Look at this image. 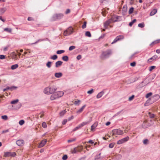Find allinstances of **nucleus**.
<instances>
[{
	"label": "nucleus",
	"instance_id": "1",
	"mask_svg": "<svg viewBox=\"0 0 160 160\" xmlns=\"http://www.w3.org/2000/svg\"><path fill=\"white\" fill-rule=\"evenodd\" d=\"M57 90V88L55 86H50L45 88L44 90V93L47 95L52 94Z\"/></svg>",
	"mask_w": 160,
	"mask_h": 160
},
{
	"label": "nucleus",
	"instance_id": "2",
	"mask_svg": "<svg viewBox=\"0 0 160 160\" xmlns=\"http://www.w3.org/2000/svg\"><path fill=\"white\" fill-rule=\"evenodd\" d=\"M63 94L64 92L62 91L56 92L51 95L50 99L51 100H53L62 97Z\"/></svg>",
	"mask_w": 160,
	"mask_h": 160
},
{
	"label": "nucleus",
	"instance_id": "3",
	"mask_svg": "<svg viewBox=\"0 0 160 160\" xmlns=\"http://www.w3.org/2000/svg\"><path fill=\"white\" fill-rule=\"evenodd\" d=\"M112 54V51L111 50H108L106 51L102 52L100 56V58L102 60L108 58Z\"/></svg>",
	"mask_w": 160,
	"mask_h": 160
},
{
	"label": "nucleus",
	"instance_id": "4",
	"mask_svg": "<svg viewBox=\"0 0 160 160\" xmlns=\"http://www.w3.org/2000/svg\"><path fill=\"white\" fill-rule=\"evenodd\" d=\"M63 17V14L62 13L55 14L53 15L51 19L52 21H55L57 19H59Z\"/></svg>",
	"mask_w": 160,
	"mask_h": 160
},
{
	"label": "nucleus",
	"instance_id": "5",
	"mask_svg": "<svg viewBox=\"0 0 160 160\" xmlns=\"http://www.w3.org/2000/svg\"><path fill=\"white\" fill-rule=\"evenodd\" d=\"M73 32V29L72 27H69L64 32V36H67L71 34Z\"/></svg>",
	"mask_w": 160,
	"mask_h": 160
},
{
	"label": "nucleus",
	"instance_id": "6",
	"mask_svg": "<svg viewBox=\"0 0 160 160\" xmlns=\"http://www.w3.org/2000/svg\"><path fill=\"white\" fill-rule=\"evenodd\" d=\"M112 132L113 133V135L115 134L121 135L123 134L122 131L118 129H114L112 131Z\"/></svg>",
	"mask_w": 160,
	"mask_h": 160
},
{
	"label": "nucleus",
	"instance_id": "7",
	"mask_svg": "<svg viewBox=\"0 0 160 160\" xmlns=\"http://www.w3.org/2000/svg\"><path fill=\"white\" fill-rule=\"evenodd\" d=\"M129 139V137L128 136H127L125 138H122L119 140H118L117 142V144H121L124 143L127 141Z\"/></svg>",
	"mask_w": 160,
	"mask_h": 160
},
{
	"label": "nucleus",
	"instance_id": "8",
	"mask_svg": "<svg viewBox=\"0 0 160 160\" xmlns=\"http://www.w3.org/2000/svg\"><path fill=\"white\" fill-rule=\"evenodd\" d=\"M124 38V37L123 35L118 36L116 37L113 41L112 42L111 44H113L117 42L118 41L123 39Z\"/></svg>",
	"mask_w": 160,
	"mask_h": 160
},
{
	"label": "nucleus",
	"instance_id": "9",
	"mask_svg": "<svg viewBox=\"0 0 160 160\" xmlns=\"http://www.w3.org/2000/svg\"><path fill=\"white\" fill-rule=\"evenodd\" d=\"M22 106V104L21 103H18L15 105H13L12 106L13 109L15 110L19 109Z\"/></svg>",
	"mask_w": 160,
	"mask_h": 160
},
{
	"label": "nucleus",
	"instance_id": "10",
	"mask_svg": "<svg viewBox=\"0 0 160 160\" xmlns=\"http://www.w3.org/2000/svg\"><path fill=\"white\" fill-rule=\"evenodd\" d=\"M82 149V147H80V148L78 147L75 148L73 150H72L71 152L72 153H76L78 152H80Z\"/></svg>",
	"mask_w": 160,
	"mask_h": 160
},
{
	"label": "nucleus",
	"instance_id": "11",
	"mask_svg": "<svg viewBox=\"0 0 160 160\" xmlns=\"http://www.w3.org/2000/svg\"><path fill=\"white\" fill-rule=\"evenodd\" d=\"M16 143L19 146H22L24 145V142L23 140L20 139L16 141Z\"/></svg>",
	"mask_w": 160,
	"mask_h": 160
},
{
	"label": "nucleus",
	"instance_id": "12",
	"mask_svg": "<svg viewBox=\"0 0 160 160\" xmlns=\"http://www.w3.org/2000/svg\"><path fill=\"white\" fill-rule=\"evenodd\" d=\"M111 21V20L109 19L104 23V27L105 29L108 28V26L110 24V23H112Z\"/></svg>",
	"mask_w": 160,
	"mask_h": 160
},
{
	"label": "nucleus",
	"instance_id": "13",
	"mask_svg": "<svg viewBox=\"0 0 160 160\" xmlns=\"http://www.w3.org/2000/svg\"><path fill=\"white\" fill-rule=\"evenodd\" d=\"M47 142V140L46 139L42 140L39 145V147L41 148L44 146L46 143Z\"/></svg>",
	"mask_w": 160,
	"mask_h": 160
},
{
	"label": "nucleus",
	"instance_id": "14",
	"mask_svg": "<svg viewBox=\"0 0 160 160\" xmlns=\"http://www.w3.org/2000/svg\"><path fill=\"white\" fill-rule=\"evenodd\" d=\"M120 17L119 16L116 17H112L111 18H110V19L111 20L112 22H117L118 21V20L119 18Z\"/></svg>",
	"mask_w": 160,
	"mask_h": 160
},
{
	"label": "nucleus",
	"instance_id": "15",
	"mask_svg": "<svg viewBox=\"0 0 160 160\" xmlns=\"http://www.w3.org/2000/svg\"><path fill=\"white\" fill-rule=\"evenodd\" d=\"M160 98V96L158 94L155 95L152 98L153 101H156L158 100Z\"/></svg>",
	"mask_w": 160,
	"mask_h": 160
},
{
	"label": "nucleus",
	"instance_id": "16",
	"mask_svg": "<svg viewBox=\"0 0 160 160\" xmlns=\"http://www.w3.org/2000/svg\"><path fill=\"white\" fill-rule=\"evenodd\" d=\"M86 105H85L82 106V107L81 108H80L79 110L77 111V113L78 114H79L81 113L83 111Z\"/></svg>",
	"mask_w": 160,
	"mask_h": 160
},
{
	"label": "nucleus",
	"instance_id": "17",
	"mask_svg": "<svg viewBox=\"0 0 160 160\" xmlns=\"http://www.w3.org/2000/svg\"><path fill=\"white\" fill-rule=\"evenodd\" d=\"M62 62L61 61H58L55 63V67L58 68L62 65Z\"/></svg>",
	"mask_w": 160,
	"mask_h": 160
},
{
	"label": "nucleus",
	"instance_id": "18",
	"mask_svg": "<svg viewBox=\"0 0 160 160\" xmlns=\"http://www.w3.org/2000/svg\"><path fill=\"white\" fill-rule=\"evenodd\" d=\"M104 94V92L103 91H102L100 92L98 94L97 96V98H99L101 97Z\"/></svg>",
	"mask_w": 160,
	"mask_h": 160
},
{
	"label": "nucleus",
	"instance_id": "19",
	"mask_svg": "<svg viewBox=\"0 0 160 160\" xmlns=\"http://www.w3.org/2000/svg\"><path fill=\"white\" fill-rule=\"evenodd\" d=\"M98 124L97 123H94L91 127V131H93L95 128L97 127Z\"/></svg>",
	"mask_w": 160,
	"mask_h": 160
},
{
	"label": "nucleus",
	"instance_id": "20",
	"mask_svg": "<svg viewBox=\"0 0 160 160\" xmlns=\"http://www.w3.org/2000/svg\"><path fill=\"white\" fill-rule=\"evenodd\" d=\"M62 76V73L61 72L56 73H55V76L57 78H59Z\"/></svg>",
	"mask_w": 160,
	"mask_h": 160
},
{
	"label": "nucleus",
	"instance_id": "21",
	"mask_svg": "<svg viewBox=\"0 0 160 160\" xmlns=\"http://www.w3.org/2000/svg\"><path fill=\"white\" fill-rule=\"evenodd\" d=\"M158 58V56L156 55H155L150 58H149L148 60V61L149 62H151V61H150L151 60H155Z\"/></svg>",
	"mask_w": 160,
	"mask_h": 160
},
{
	"label": "nucleus",
	"instance_id": "22",
	"mask_svg": "<svg viewBox=\"0 0 160 160\" xmlns=\"http://www.w3.org/2000/svg\"><path fill=\"white\" fill-rule=\"evenodd\" d=\"M157 12V10L156 9H154L152 10L150 13V16H152L154 15Z\"/></svg>",
	"mask_w": 160,
	"mask_h": 160
},
{
	"label": "nucleus",
	"instance_id": "23",
	"mask_svg": "<svg viewBox=\"0 0 160 160\" xmlns=\"http://www.w3.org/2000/svg\"><path fill=\"white\" fill-rule=\"evenodd\" d=\"M18 101L19 100L18 99H16L12 101L11 102V103L12 104H13V105H15L16 104L18 103Z\"/></svg>",
	"mask_w": 160,
	"mask_h": 160
},
{
	"label": "nucleus",
	"instance_id": "24",
	"mask_svg": "<svg viewBox=\"0 0 160 160\" xmlns=\"http://www.w3.org/2000/svg\"><path fill=\"white\" fill-rule=\"evenodd\" d=\"M18 64H15L13 65H12L11 66V68L12 70H14L17 68H18Z\"/></svg>",
	"mask_w": 160,
	"mask_h": 160
},
{
	"label": "nucleus",
	"instance_id": "25",
	"mask_svg": "<svg viewBox=\"0 0 160 160\" xmlns=\"http://www.w3.org/2000/svg\"><path fill=\"white\" fill-rule=\"evenodd\" d=\"M62 59L64 61H67L68 60V58L67 56H65L62 57Z\"/></svg>",
	"mask_w": 160,
	"mask_h": 160
},
{
	"label": "nucleus",
	"instance_id": "26",
	"mask_svg": "<svg viewBox=\"0 0 160 160\" xmlns=\"http://www.w3.org/2000/svg\"><path fill=\"white\" fill-rule=\"evenodd\" d=\"M4 31L9 33H11L12 31V29L10 28H6L4 29Z\"/></svg>",
	"mask_w": 160,
	"mask_h": 160
},
{
	"label": "nucleus",
	"instance_id": "27",
	"mask_svg": "<svg viewBox=\"0 0 160 160\" xmlns=\"http://www.w3.org/2000/svg\"><path fill=\"white\" fill-rule=\"evenodd\" d=\"M85 36L89 37H90L91 36V33L89 31H87L85 33Z\"/></svg>",
	"mask_w": 160,
	"mask_h": 160
},
{
	"label": "nucleus",
	"instance_id": "28",
	"mask_svg": "<svg viewBox=\"0 0 160 160\" xmlns=\"http://www.w3.org/2000/svg\"><path fill=\"white\" fill-rule=\"evenodd\" d=\"M101 153H100L98 155H96L95 157V158L94 160H98L100 158Z\"/></svg>",
	"mask_w": 160,
	"mask_h": 160
},
{
	"label": "nucleus",
	"instance_id": "29",
	"mask_svg": "<svg viewBox=\"0 0 160 160\" xmlns=\"http://www.w3.org/2000/svg\"><path fill=\"white\" fill-rule=\"evenodd\" d=\"M7 10V9L5 8H1L0 10V12L1 13H4Z\"/></svg>",
	"mask_w": 160,
	"mask_h": 160
},
{
	"label": "nucleus",
	"instance_id": "30",
	"mask_svg": "<svg viewBox=\"0 0 160 160\" xmlns=\"http://www.w3.org/2000/svg\"><path fill=\"white\" fill-rule=\"evenodd\" d=\"M52 62L50 61L48 62L46 64L47 66L49 68H50L51 67Z\"/></svg>",
	"mask_w": 160,
	"mask_h": 160
},
{
	"label": "nucleus",
	"instance_id": "31",
	"mask_svg": "<svg viewBox=\"0 0 160 160\" xmlns=\"http://www.w3.org/2000/svg\"><path fill=\"white\" fill-rule=\"evenodd\" d=\"M42 126L44 128H47V126L45 122H43L42 123Z\"/></svg>",
	"mask_w": 160,
	"mask_h": 160
},
{
	"label": "nucleus",
	"instance_id": "32",
	"mask_svg": "<svg viewBox=\"0 0 160 160\" xmlns=\"http://www.w3.org/2000/svg\"><path fill=\"white\" fill-rule=\"evenodd\" d=\"M138 27L141 28H143L144 27V24L143 23H139L138 24Z\"/></svg>",
	"mask_w": 160,
	"mask_h": 160
},
{
	"label": "nucleus",
	"instance_id": "33",
	"mask_svg": "<svg viewBox=\"0 0 160 160\" xmlns=\"http://www.w3.org/2000/svg\"><path fill=\"white\" fill-rule=\"evenodd\" d=\"M81 127L80 126V124L78 125V126H77V127H76V128H75L72 130L73 131H76L78 129H79Z\"/></svg>",
	"mask_w": 160,
	"mask_h": 160
},
{
	"label": "nucleus",
	"instance_id": "34",
	"mask_svg": "<svg viewBox=\"0 0 160 160\" xmlns=\"http://www.w3.org/2000/svg\"><path fill=\"white\" fill-rule=\"evenodd\" d=\"M127 10V7L126 5H124L123 6L122 8V11H124L125 12H126Z\"/></svg>",
	"mask_w": 160,
	"mask_h": 160
},
{
	"label": "nucleus",
	"instance_id": "35",
	"mask_svg": "<svg viewBox=\"0 0 160 160\" xmlns=\"http://www.w3.org/2000/svg\"><path fill=\"white\" fill-rule=\"evenodd\" d=\"M65 51L63 50H58L57 52V53L58 54H61L62 53H64Z\"/></svg>",
	"mask_w": 160,
	"mask_h": 160
},
{
	"label": "nucleus",
	"instance_id": "36",
	"mask_svg": "<svg viewBox=\"0 0 160 160\" xmlns=\"http://www.w3.org/2000/svg\"><path fill=\"white\" fill-rule=\"evenodd\" d=\"M58 58V56L57 55H55L51 57V58L53 60H56Z\"/></svg>",
	"mask_w": 160,
	"mask_h": 160
},
{
	"label": "nucleus",
	"instance_id": "37",
	"mask_svg": "<svg viewBox=\"0 0 160 160\" xmlns=\"http://www.w3.org/2000/svg\"><path fill=\"white\" fill-rule=\"evenodd\" d=\"M133 10H134V8L133 7L131 8H130L129 11V14H132L133 11Z\"/></svg>",
	"mask_w": 160,
	"mask_h": 160
},
{
	"label": "nucleus",
	"instance_id": "38",
	"mask_svg": "<svg viewBox=\"0 0 160 160\" xmlns=\"http://www.w3.org/2000/svg\"><path fill=\"white\" fill-rule=\"evenodd\" d=\"M11 152H6L4 154V156L5 157L10 156Z\"/></svg>",
	"mask_w": 160,
	"mask_h": 160
},
{
	"label": "nucleus",
	"instance_id": "39",
	"mask_svg": "<svg viewBox=\"0 0 160 160\" xmlns=\"http://www.w3.org/2000/svg\"><path fill=\"white\" fill-rule=\"evenodd\" d=\"M65 113L66 111L65 110L62 111L60 113V116H63Z\"/></svg>",
	"mask_w": 160,
	"mask_h": 160
},
{
	"label": "nucleus",
	"instance_id": "40",
	"mask_svg": "<svg viewBox=\"0 0 160 160\" xmlns=\"http://www.w3.org/2000/svg\"><path fill=\"white\" fill-rule=\"evenodd\" d=\"M88 123V122H83L81 123V124H80V126L81 127H82L83 126H84L86 125Z\"/></svg>",
	"mask_w": 160,
	"mask_h": 160
},
{
	"label": "nucleus",
	"instance_id": "41",
	"mask_svg": "<svg viewBox=\"0 0 160 160\" xmlns=\"http://www.w3.org/2000/svg\"><path fill=\"white\" fill-rule=\"evenodd\" d=\"M17 88V87L12 86L10 87H9V90L12 91L13 90L16 89Z\"/></svg>",
	"mask_w": 160,
	"mask_h": 160
},
{
	"label": "nucleus",
	"instance_id": "42",
	"mask_svg": "<svg viewBox=\"0 0 160 160\" xmlns=\"http://www.w3.org/2000/svg\"><path fill=\"white\" fill-rule=\"evenodd\" d=\"M160 42V39L157 40H156L154 42H152V44H156L158 43H159Z\"/></svg>",
	"mask_w": 160,
	"mask_h": 160
},
{
	"label": "nucleus",
	"instance_id": "43",
	"mask_svg": "<svg viewBox=\"0 0 160 160\" xmlns=\"http://www.w3.org/2000/svg\"><path fill=\"white\" fill-rule=\"evenodd\" d=\"M24 121L23 120H22L19 121V123L20 125H22L24 124Z\"/></svg>",
	"mask_w": 160,
	"mask_h": 160
},
{
	"label": "nucleus",
	"instance_id": "44",
	"mask_svg": "<svg viewBox=\"0 0 160 160\" xmlns=\"http://www.w3.org/2000/svg\"><path fill=\"white\" fill-rule=\"evenodd\" d=\"M152 94V93L151 92H149L148 93H147L146 95V97L147 98H149L150 96H151Z\"/></svg>",
	"mask_w": 160,
	"mask_h": 160
},
{
	"label": "nucleus",
	"instance_id": "45",
	"mask_svg": "<svg viewBox=\"0 0 160 160\" xmlns=\"http://www.w3.org/2000/svg\"><path fill=\"white\" fill-rule=\"evenodd\" d=\"M8 118V117L6 115H3L2 116V118L4 120H7Z\"/></svg>",
	"mask_w": 160,
	"mask_h": 160
},
{
	"label": "nucleus",
	"instance_id": "46",
	"mask_svg": "<svg viewBox=\"0 0 160 160\" xmlns=\"http://www.w3.org/2000/svg\"><path fill=\"white\" fill-rule=\"evenodd\" d=\"M75 48V47L73 46H70L69 48V51H71L72 50L74 49Z\"/></svg>",
	"mask_w": 160,
	"mask_h": 160
},
{
	"label": "nucleus",
	"instance_id": "47",
	"mask_svg": "<svg viewBox=\"0 0 160 160\" xmlns=\"http://www.w3.org/2000/svg\"><path fill=\"white\" fill-rule=\"evenodd\" d=\"M80 102V100H78V101H75L74 102V104L76 105H79V103Z\"/></svg>",
	"mask_w": 160,
	"mask_h": 160
},
{
	"label": "nucleus",
	"instance_id": "48",
	"mask_svg": "<svg viewBox=\"0 0 160 160\" xmlns=\"http://www.w3.org/2000/svg\"><path fill=\"white\" fill-rule=\"evenodd\" d=\"M86 24L87 22H84V24L82 26V28L83 29L85 28L86 27Z\"/></svg>",
	"mask_w": 160,
	"mask_h": 160
},
{
	"label": "nucleus",
	"instance_id": "49",
	"mask_svg": "<svg viewBox=\"0 0 160 160\" xmlns=\"http://www.w3.org/2000/svg\"><path fill=\"white\" fill-rule=\"evenodd\" d=\"M68 158V156L66 155H64L62 157L63 160H66Z\"/></svg>",
	"mask_w": 160,
	"mask_h": 160
},
{
	"label": "nucleus",
	"instance_id": "50",
	"mask_svg": "<svg viewBox=\"0 0 160 160\" xmlns=\"http://www.w3.org/2000/svg\"><path fill=\"white\" fill-rule=\"evenodd\" d=\"M134 95H132L129 98V100L130 101H132L134 98Z\"/></svg>",
	"mask_w": 160,
	"mask_h": 160
},
{
	"label": "nucleus",
	"instance_id": "51",
	"mask_svg": "<svg viewBox=\"0 0 160 160\" xmlns=\"http://www.w3.org/2000/svg\"><path fill=\"white\" fill-rule=\"evenodd\" d=\"M148 140L147 139H145L143 141V143L144 144H146L148 143Z\"/></svg>",
	"mask_w": 160,
	"mask_h": 160
},
{
	"label": "nucleus",
	"instance_id": "52",
	"mask_svg": "<svg viewBox=\"0 0 160 160\" xmlns=\"http://www.w3.org/2000/svg\"><path fill=\"white\" fill-rule=\"evenodd\" d=\"M114 144L113 143H111L109 145V147L110 148H112L114 147Z\"/></svg>",
	"mask_w": 160,
	"mask_h": 160
},
{
	"label": "nucleus",
	"instance_id": "53",
	"mask_svg": "<svg viewBox=\"0 0 160 160\" xmlns=\"http://www.w3.org/2000/svg\"><path fill=\"white\" fill-rule=\"evenodd\" d=\"M149 117L151 118H153L154 117V115L153 114H151L150 112L149 113Z\"/></svg>",
	"mask_w": 160,
	"mask_h": 160
},
{
	"label": "nucleus",
	"instance_id": "54",
	"mask_svg": "<svg viewBox=\"0 0 160 160\" xmlns=\"http://www.w3.org/2000/svg\"><path fill=\"white\" fill-rule=\"evenodd\" d=\"M155 68V66H152L150 67L149 71H151L152 70L154 69Z\"/></svg>",
	"mask_w": 160,
	"mask_h": 160
},
{
	"label": "nucleus",
	"instance_id": "55",
	"mask_svg": "<svg viewBox=\"0 0 160 160\" xmlns=\"http://www.w3.org/2000/svg\"><path fill=\"white\" fill-rule=\"evenodd\" d=\"M93 89H92L91 90L88 91L87 92V93H88V94H92L93 92Z\"/></svg>",
	"mask_w": 160,
	"mask_h": 160
},
{
	"label": "nucleus",
	"instance_id": "56",
	"mask_svg": "<svg viewBox=\"0 0 160 160\" xmlns=\"http://www.w3.org/2000/svg\"><path fill=\"white\" fill-rule=\"evenodd\" d=\"M5 58V56L4 55H0V59H4Z\"/></svg>",
	"mask_w": 160,
	"mask_h": 160
},
{
	"label": "nucleus",
	"instance_id": "57",
	"mask_svg": "<svg viewBox=\"0 0 160 160\" xmlns=\"http://www.w3.org/2000/svg\"><path fill=\"white\" fill-rule=\"evenodd\" d=\"M136 65V62H133L130 63V65L132 67H134Z\"/></svg>",
	"mask_w": 160,
	"mask_h": 160
},
{
	"label": "nucleus",
	"instance_id": "58",
	"mask_svg": "<svg viewBox=\"0 0 160 160\" xmlns=\"http://www.w3.org/2000/svg\"><path fill=\"white\" fill-rule=\"evenodd\" d=\"M81 58L82 56L81 55H78L77 57V59L78 60L80 59Z\"/></svg>",
	"mask_w": 160,
	"mask_h": 160
},
{
	"label": "nucleus",
	"instance_id": "59",
	"mask_svg": "<svg viewBox=\"0 0 160 160\" xmlns=\"http://www.w3.org/2000/svg\"><path fill=\"white\" fill-rule=\"evenodd\" d=\"M28 21H33V20H34V19H33V18H32V17H28Z\"/></svg>",
	"mask_w": 160,
	"mask_h": 160
},
{
	"label": "nucleus",
	"instance_id": "60",
	"mask_svg": "<svg viewBox=\"0 0 160 160\" xmlns=\"http://www.w3.org/2000/svg\"><path fill=\"white\" fill-rule=\"evenodd\" d=\"M16 155V153L15 152L11 153L10 156L14 157Z\"/></svg>",
	"mask_w": 160,
	"mask_h": 160
},
{
	"label": "nucleus",
	"instance_id": "61",
	"mask_svg": "<svg viewBox=\"0 0 160 160\" xmlns=\"http://www.w3.org/2000/svg\"><path fill=\"white\" fill-rule=\"evenodd\" d=\"M67 122V119H64L62 122V124L63 125L65 124Z\"/></svg>",
	"mask_w": 160,
	"mask_h": 160
},
{
	"label": "nucleus",
	"instance_id": "62",
	"mask_svg": "<svg viewBox=\"0 0 160 160\" xmlns=\"http://www.w3.org/2000/svg\"><path fill=\"white\" fill-rule=\"evenodd\" d=\"M75 139H72L71 140H69L68 141V142H73L75 141Z\"/></svg>",
	"mask_w": 160,
	"mask_h": 160
},
{
	"label": "nucleus",
	"instance_id": "63",
	"mask_svg": "<svg viewBox=\"0 0 160 160\" xmlns=\"http://www.w3.org/2000/svg\"><path fill=\"white\" fill-rule=\"evenodd\" d=\"M70 12V10L69 9H67V10L65 12V13L66 14H67L69 13Z\"/></svg>",
	"mask_w": 160,
	"mask_h": 160
},
{
	"label": "nucleus",
	"instance_id": "64",
	"mask_svg": "<svg viewBox=\"0 0 160 160\" xmlns=\"http://www.w3.org/2000/svg\"><path fill=\"white\" fill-rule=\"evenodd\" d=\"M9 90V87H7L6 88L4 89L3 90V91L4 92H5V91L7 90Z\"/></svg>",
	"mask_w": 160,
	"mask_h": 160
}]
</instances>
